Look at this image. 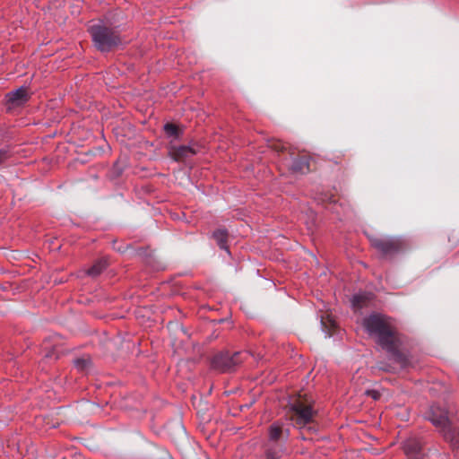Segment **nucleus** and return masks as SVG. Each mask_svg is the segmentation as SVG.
Listing matches in <instances>:
<instances>
[{"mask_svg":"<svg viewBox=\"0 0 459 459\" xmlns=\"http://www.w3.org/2000/svg\"><path fill=\"white\" fill-rule=\"evenodd\" d=\"M290 169L295 173H306L309 170V162L307 157L294 158L290 166Z\"/></svg>","mask_w":459,"mask_h":459,"instance_id":"nucleus-11","label":"nucleus"},{"mask_svg":"<svg viewBox=\"0 0 459 459\" xmlns=\"http://www.w3.org/2000/svg\"><path fill=\"white\" fill-rule=\"evenodd\" d=\"M212 237L216 240L217 245L219 246V247L221 249H223V250H226L229 252V248L227 246L228 232L226 230L219 229V230H215L212 233Z\"/></svg>","mask_w":459,"mask_h":459,"instance_id":"nucleus-12","label":"nucleus"},{"mask_svg":"<svg viewBox=\"0 0 459 459\" xmlns=\"http://www.w3.org/2000/svg\"><path fill=\"white\" fill-rule=\"evenodd\" d=\"M273 148L277 151V152H281L283 151L284 147L281 143H276Z\"/></svg>","mask_w":459,"mask_h":459,"instance_id":"nucleus-20","label":"nucleus"},{"mask_svg":"<svg viewBox=\"0 0 459 459\" xmlns=\"http://www.w3.org/2000/svg\"><path fill=\"white\" fill-rule=\"evenodd\" d=\"M108 263L106 259H100L96 261L91 267H90L86 273L91 277H97L100 275L106 268Z\"/></svg>","mask_w":459,"mask_h":459,"instance_id":"nucleus-13","label":"nucleus"},{"mask_svg":"<svg viewBox=\"0 0 459 459\" xmlns=\"http://www.w3.org/2000/svg\"><path fill=\"white\" fill-rule=\"evenodd\" d=\"M290 420L299 429L315 421L317 411L314 408V402L307 395L298 394L291 396L288 403Z\"/></svg>","mask_w":459,"mask_h":459,"instance_id":"nucleus-2","label":"nucleus"},{"mask_svg":"<svg viewBox=\"0 0 459 459\" xmlns=\"http://www.w3.org/2000/svg\"><path fill=\"white\" fill-rule=\"evenodd\" d=\"M370 244L385 257L395 255L407 247L406 242L397 237H374L370 238Z\"/></svg>","mask_w":459,"mask_h":459,"instance_id":"nucleus-6","label":"nucleus"},{"mask_svg":"<svg viewBox=\"0 0 459 459\" xmlns=\"http://www.w3.org/2000/svg\"><path fill=\"white\" fill-rule=\"evenodd\" d=\"M321 325L323 330L326 333V336L330 337L333 334V330L336 327V323L330 316H327L325 317L323 316L321 318Z\"/></svg>","mask_w":459,"mask_h":459,"instance_id":"nucleus-14","label":"nucleus"},{"mask_svg":"<svg viewBox=\"0 0 459 459\" xmlns=\"http://www.w3.org/2000/svg\"><path fill=\"white\" fill-rule=\"evenodd\" d=\"M368 298L363 294H357L352 297L351 303L355 308H361L366 305Z\"/></svg>","mask_w":459,"mask_h":459,"instance_id":"nucleus-17","label":"nucleus"},{"mask_svg":"<svg viewBox=\"0 0 459 459\" xmlns=\"http://www.w3.org/2000/svg\"><path fill=\"white\" fill-rule=\"evenodd\" d=\"M403 451L408 459H422L423 454L421 453L422 443L420 439L411 437L407 438L403 445Z\"/></svg>","mask_w":459,"mask_h":459,"instance_id":"nucleus-8","label":"nucleus"},{"mask_svg":"<svg viewBox=\"0 0 459 459\" xmlns=\"http://www.w3.org/2000/svg\"><path fill=\"white\" fill-rule=\"evenodd\" d=\"M75 368L80 371L87 370L91 366V359L90 358H79L74 360Z\"/></svg>","mask_w":459,"mask_h":459,"instance_id":"nucleus-16","label":"nucleus"},{"mask_svg":"<svg viewBox=\"0 0 459 459\" xmlns=\"http://www.w3.org/2000/svg\"><path fill=\"white\" fill-rule=\"evenodd\" d=\"M367 394L370 395L374 400H377L380 397V394L376 390L368 391Z\"/></svg>","mask_w":459,"mask_h":459,"instance_id":"nucleus-18","label":"nucleus"},{"mask_svg":"<svg viewBox=\"0 0 459 459\" xmlns=\"http://www.w3.org/2000/svg\"><path fill=\"white\" fill-rule=\"evenodd\" d=\"M425 419L438 429L446 442L459 449V428L452 425L446 409L433 404L426 412Z\"/></svg>","mask_w":459,"mask_h":459,"instance_id":"nucleus-3","label":"nucleus"},{"mask_svg":"<svg viewBox=\"0 0 459 459\" xmlns=\"http://www.w3.org/2000/svg\"><path fill=\"white\" fill-rule=\"evenodd\" d=\"M362 325L367 333L402 368L409 365L408 356L400 351L401 337L391 317L373 313L363 318Z\"/></svg>","mask_w":459,"mask_h":459,"instance_id":"nucleus-1","label":"nucleus"},{"mask_svg":"<svg viewBox=\"0 0 459 459\" xmlns=\"http://www.w3.org/2000/svg\"><path fill=\"white\" fill-rule=\"evenodd\" d=\"M5 98L9 109L22 106L29 100L28 89L26 87H20L15 91L8 92Z\"/></svg>","mask_w":459,"mask_h":459,"instance_id":"nucleus-9","label":"nucleus"},{"mask_svg":"<svg viewBox=\"0 0 459 459\" xmlns=\"http://www.w3.org/2000/svg\"><path fill=\"white\" fill-rule=\"evenodd\" d=\"M164 132L169 137L178 139L180 135V129L178 126L172 123H167L164 125Z\"/></svg>","mask_w":459,"mask_h":459,"instance_id":"nucleus-15","label":"nucleus"},{"mask_svg":"<svg viewBox=\"0 0 459 459\" xmlns=\"http://www.w3.org/2000/svg\"><path fill=\"white\" fill-rule=\"evenodd\" d=\"M196 154V150L190 145L171 146L169 155L176 161H184L185 160Z\"/></svg>","mask_w":459,"mask_h":459,"instance_id":"nucleus-10","label":"nucleus"},{"mask_svg":"<svg viewBox=\"0 0 459 459\" xmlns=\"http://www.w3.org/2000/svg\"><path fill=\"white\" fill-rule=\"evenodd\" d=\"M288 437L289 430L283 428L282 423L275 421L271 424L268 428V439L272 445L266 448V459H279Z\"/></svg>","mask_w":459,"mask_h":459,"instance_id":"nucleus-5","label":"nucleus"},{"mask_svg":"<svg viewBox=\"0 0 459 459\" xmlns=\"http://www.w3.org/2000/svg\"><path fill=\"white\" fill-rule=\"evenodd\" d=\"M7 152L5 151H0V165L6 160Z\"/></svg>","mask_w":459,"mask_h":459,"instance_id":"nucleus-19","label":"nucleus"},{"mask_svg":"<svg viewBox=\"0 0 459 459\" xmlns=\"http://www.w3.org/2000/svg\"><path fill=\"white\" fill-rule=\"evenodd\" d=\"M94 46L101 52H108L121 43L117 30L103 24H95L90 27Z\"/></svg>","mask_w":459,"mask_h":459,"instance_id":"nucleus-4","label":"nucleus"},{"mask_svg":"<svg viewBox=\"0 0 459 459\" xmlns=\"http://www.w3.org/2000/svg\"><path fill=\"white\" fill-rule=\"evenodd\" d=\"M247 356V353L244 351H236L232 354L228 351H221L212 357L211 366L219 372H230L240 365Z\"/></svg>","mask_w":459,"mask_h":459,"instance_id":"nucleus-7","label":"nucleus"}]
</instances>
